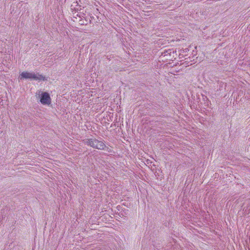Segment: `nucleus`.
I'll return each instance as SVG.
<instances>
[{"label":"nucleus","instance_id":"f03ea898","mask_svg":"<svg viewBox=\"0 0 250 250\" xmlns=\"http://www.w3.org/2000/svg\"><path fill=\"white\" fill-rule=\"evenodd\" d=\"M22 78L30 79L34 80H45V78L42 75L34 72H23L21 74V79Z\"/></svg>","mask_w":250,"mask_h":250},{"label":"nucleus","instance_id":"7ed1b4c3","mask_svg":"<svg viewBox=\"0 0 250 250\" xmlns=\"http://www.w3.org/2000/svg\"><path fill=\"white\" fill-rule=\"evenodd\" d=\"M40 102L42 104H49L51 100L49 94L47 92H43L41 97Z\"/></svg>","mask_w":250,"mask_h":250},{"label":"nucleus","instance_id":"f257e3e1","mask_svg":"<svg viewBox=\"0 0 250 250\" xmlns=\"http://www.w3.org/2000/svg\"><path fill=\"white\" fill-rule=\"evenodd\" d=\"M85 145L89 146L93 148L105 150L108 152H111V150L105 145L103 140H99L96 138L85 139L83 140Z\"/></svg>","mask_w":250,"mask_h":250}]
</instances>
